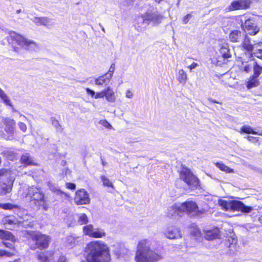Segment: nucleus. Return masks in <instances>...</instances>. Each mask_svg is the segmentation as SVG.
Masks as SVG:
<instances>
[{
    "mask_svg": "<svg viewBox=\"0 0 262 262\" xmlns=\"http://www.w3.org/2000/svg\"><path fill=\"white\" fill-rule=\"evenodd\" d=\"M140 17L142 18L143 23L148 25L150 23L152 22L154 26L159 24L163 18V16L161 14L149 11L141 14Z\"/></svg>",
    "mask_w": 262,
    "mask_h": 262,
    "instance_id": "9d476101",
    "label": "nucleus"
},
{
    "mask_svg": "<svg viewBox=\"0 0 262 262\" xmlns=\"http://www.w3.org/2000/svg\"><path fill=\"white\" fill-rule=\"evenodd\" d=\"M21 214V210L20 209H17V215L19 216V220L17 219V225H21L22 226H31V222L28 221V219H23V217L20 216L19 214Z\"/></svg>",
    "mask_w": 262,
    "mask_h": 262,
    "instance_id": "a878e982",
    "label": "nucleus"
},
{
    "mask_svg": "<svg viewBox=\"0 0 262 262\" xmlns=\"http://www.w3.org/2000/svg\"><path fill=\"white\" fill-rule=\"evenodd\" d=\"M246 138L249 141L253 142V143H256L259 141V138L257 137L247 136H246Z\"/></svg>",
    "mask_w": 262,
    "mask_h": 262,
    "instance_id": "4c0bfd02",
    "label": "nucleus"
},
{
    "mask_svg": "<svg viewBox=\"0 0 262 262\" xmlns=\"http://www.w3.org/2000/svg\"><path fill=\"white\" fill-rule=\"evenodd\" d=\"M232 242L234 243L235 244L237 242V239L234 238H232Z\"/></svg>",
    "mask_w": 262,
    "mask_h": 262,
    "instance_id": "603ef678",
    "label": "nucleus"
},
{
    "mask_svg": "<svg viewBox=\"0 0 262 262\" xmlns=\"http://www.w3.org/2000/svg\"><path fill=\"white\" fill-rule=\"evenodd\" d=\"M243 28L249 35L252 36L256 35L259 31V28L251 18H248L245 21Z\"/></svg>",
    "mask_w": 262,
    "mask_h": 262,
    "instance_id": "9b49d317",
    "label": "nucleus"
},
{
    "mask_svg": "<svg viewBox=\"0 0 262 262\" xmlns=\"http://www.w3.org/2000/svg\"><path fill=\"white\" fill-rule=\"evenodd\" d=\"M205 238L209 241L220 238V231L217 227L205 231Z\"/></svg>",
    "mask_w": 262,
    "mask_h": 262,
    "instance_id": "4468645a",
    "label": "nucleus"
},
{
    "mask_svg": "<svg viewBox=\"0 0 262 262\" xmlns=\"http://www.w3.org/2000/svg\"><path fill=\"white\" fill-rule=\"evenodd\" d=\"M58 191H59V192H61V193H62V194H65V193H64V192H62V191H61V190H58Z\"/></svg>",
    "mask_w": 262,
    "mask_h": 262,
    "instance_id": "6e6d98bb",
    "label": "nucleus"
},
{
    "mask_svg": "<svg viewBox=\"0 0 262 262\" xmlns=\"http://www.w3.org/2000/svg\"><path fill=\"white\" fill-rule=\"evenodd\" d=\"M104 95L105 99L110 102L113 103L116 100V93L110 86H107L103 89Z\"/></svg>",
    "mask_w": 262,
    "mask_h": 262,
    "instance_id": "a211bd4d",
    "label": "nucleus"
},
{
    "mask_svg": "<svg viewBox=\"0 0 262 262\" xmlns=\"http://www.w3.org/2000/svg\"><path fill=\"white\" fill-rule=\"evenodd\" d=\"M57 262H67V258L65 256L61 255L59 257Z\"/></svg>",
    "mask_w": 262,
    "mask_h": 262,
    "instance_id": "de8ad7c7",
    "label": "nucleus"
},
{
    "mask_svg": "<svg viewBox=\"0 0 262 262\" xmlns=\"http://www.w3.org/2000/svg\"><path fill=\"white\" fill-rule=\"evenodd\" d=\"M111 76L107 75V74H104L99 77L95 78V84L98 86H106L108 85L111 80Z\"/></svg>",
    "mask_w": 262,
    "mask_h": 262,
    "instance_id": "2eb2a0df",
    "label": "nucleus"
},
{
    "mask_svg": "<svg viewBox=\"0 0 262 262\" xmlns=\"http://www.w3.org/2000/svg\"><path fill=\"white\" fill-rule=\"evenodd\" d=\"M88 222L89 219L85 213H82L79 215L77 220V223L79 225L86 224Z\"/></svg>",
    "mask_w": 262,
    "mask_h": 262,
    "instance_id": "cd10ccee",
    "label": "nucleus"
},
{
    "mask_svg": "<svg viewBox=\"0 0 262 262\" xmlns=\"http://www.w3.org/2000/svg\"><path fill=\"white\" fill-rule=\"evenodd\" d=\"M94 229L92 224L85 225L82 228L83 234L92 238H100L106 235V233L103 229L97 228L95 231Z\"/></svg>",
    "mask_w": 262,
    "mask_h": 262,
    "instance_id": "1a4fd4ad",
    "label": "nucleus"
},
{
    "mask_svg": "<svg viewBox=\"0 0 262 262\" xmlns=\"http://www.w3.org/2000/svg\"><path fill=\"white\" fill-rule=\"evenodd\" d=\"M165 235L169 239H175L181 236V232L177 228H172L168 229L165 233Z\"/></svg>",
    "mask_w": 262,
    "mask_h": 262,
    "instance_id": "6ab92c4d",
    "label": "nucleus"
},
{
    "mask_svg": "<svg viewBox=\"0 0 262 262\" xmlns=\"http://www.w3.org/2000/svg\"><path fill=\"white\" fill-rule=\"evenodd\" d=\"M74 201L76 205H87L90 203L91 199L89 193L83 188L78 189L75 194Z\"/></svg>",
    "mask_w": 262,
    "mask_h": 262,
    "instance_id": "6e6552de",
    "label": "nucleus"
},
{
    "mask_svg": "<svg viewBox=\"0 0 262 262\" xmlns=\"http://www.w3.org/2000/svg\"><path fill=\"white\" fill-rule=\"evenodd\" d=\"M100 123L106 128L111 129L112 127V125L109 122H108L106 120H101L100 121Z\"/></svg>",
    "mask_w": 262,
    "mask_h": 262,
    "instance_id": "58836bf2",
    "label": "nucleus"
},
{
    "mask_svg": "<svg viewBox=\"0 0 262 262\" xmlns=\"http://www.w3.org/2000/svg\"><path fill=\"white\" fill-rule=\"evenodd\" d=\"M208 100L209 101V102H210L211 103H217V104H219L220 105L222 104V102L216 101V100L212 99V98H208Z\"/></svg>",
    "mask_w": 262,
    "mask_h": 262,
    "instance_id": "09e8293b",
    "label": "nucleus"
},
{
    "mask_svg": "<svg viewBox=\"0 0 262 262\" xmlns=\"http://www.w3.org/2000/svg\"><path fill=\"white\" fill-rule=\"evenodd\" d=\"M216 166L222 171H225L227 173H231L233 172V169L222 163H216Z\"/></svg>",
    "mask_w": 262,
    "mask_h": 262,
    "instance_id": "bb28decb",
    "label": "nucleus"
},
{
    "mask_svg": "<svg viewBox=\"0 0 262 262\" xmlns=\"http://www.w3.org/2000/svg\"><path fill=\"white\" fill-rule=\"evenodd\" d=\"M177 80L181 83L185 84L187 80V75L183 69L180 70L177 76Z\"/></svg>",
    "mask_w": 262,
    "mask_h": 262,
    "instance_id": "393cba45",
    "label": "nucleus"
},
{
    "mask_svg": "<svg viewBox=\"0 0 262 262\" xmlns=\"http://www.w3.org/2000/svg\"><path fill=\"white\" fill-rule=\"evenodd\" d=\"M261 45V42L255 43L254 45L251 44L250 38L247 36V34H245L241 46L243 49L250 53L252 52L255 48H257Z\"/></svg>",
    "mask_w": 262,
    "mask_h": 262,
    "instance_id": "f8f14e48",
    "label": "nucleus"
},
{
    "mask_svg": "<svg viewBox=\"0 0 262 262\" xmlns=\"http://www.w3.org/2000/svg\"><path fill=\"white\" fill-rule=\"evenodd\" d=\"M252 67H253V64L251 65L250 64H246L245 66H244L243 68L240 69V70L242 72H245L247 73H249L251 71Z\"/></svg>",
    "mask_w": 262,
    "mask_h": 262,
    "instance_id": "e433bc0d",
    "label": "nucleus"
},
{
    "mask_svg": "<svg viewBox=\"0 0 262 262\" xmlns=\"http://www.w3.org/2000/svg\"><path fill=\"white\" fill-rule=\"evenodd\" d=\"M12 174V171L8 168L0 169V179L3 177H9Z\"/></svg>",
    "mask_w": 262,
    "mask_h": 262,
    "instance_id": "7c9ffc66",
    "label": "nucleus"
},
{
    "mask_svg": "<svg viewBox=\"0 0 262 262\" xmlns=\"http://www.w3.org/2000/svg\"><path fill=\"white\" fill-rule=\"evenodd\" d=\"M239 133L241 134H253V135H258L260 136H262V130L260 132H256L255 131L253 128L249 126V125H243L242 126L240 130L239 131Z\"/></svg>",
    "mask_w": 262,
    "mask_h": 262,
    "instance_id": "aec40b11",
    "label": "nucleus"
},
{
    "mask_svg": "<svg viewBox=\"0 0 262 262\" xmlns=\"http://www.w3.org/2000/svg\"><path fill=\"white\" fill-rule=\"evenodd\" d=\"M115 70V63H113L111 64L108 71L105 73V74H107V75L111 76V78L113 77V74Z\"/></svg>",
    "mask_w": 262,
    "mask_h": 262,
    "instance_id": "c9c22d12",
    "label": "nucleus"
},
{
    "mask_svg": "<svg viewBox=\"0 0 262 262\" xmlns=\"http://www.w3.org/2000/svg\"><path fill=\"white\" fill-rule=\"evenodd\" d=\"M10 124H7L5 127V130L8 133H12L14 130L15 122L14 121L10 122Z\"/></svg>",
    "mask_w": 262,
    "mask_h": 262,
    "instance_id": "f704fd0d",
    "label": "nucleus"
},
{
    "mask_svg": "<svg viewBox=\"0 0 262 262\" xmlns=\"http://www.w3.org/2000/svg\"><path fill=\"white\" fill-rule=\"evenodd\" d=\"M20 162L25 167L29 166L37 165V164L34 162L32 157L29 153H26L21 156Z\"/></svg>",
    "mask_w": 262,
    "mask_h": 262,
    "instance_id": "dca6fc26",
    "label": "nucleus"
},
{
    "mask_svg": "<svg viewBox=\"0 0 262 262\" xmlns=\"http://www.w3.org/2000/svg\"><path fill=\"white\" fill-rule=\"evenodd\" d=\"M17 45L26 50H31L37 46L35 42L30 40L19 34H17Z\"/></svg>",
    "mask_w": 262,
    "mask_h": 262,
    "instance_id": "ddd939ff",
    "label": "nucleus"
},
{
    "mask_svg": "<svg viewBox=\"0 0 262 262\" xmlns=\"http://www.w3.org/2000/svg\"><path fill=\"white\" fill-rule=\"evenodd\" d=\"M1 233H5V232L3 230H0Z\"/></svg>",
    "mask_w": 262,
    "mask_h": 262,
    "instance_id": "5fc2aeb1",
    "label": "nucleus"
},
{
    "mask_svg": "<svg viewBox=\"0 0 262 262\" xmlns=\"http://www.w3.org/2000/svg\"><path fill=\"white\" fill-rule=\"evenodd\" d=\"M198 66V64L196 62H192L190 65H189L188 68L190 69V70H191L194 68H195L196 67Z\"/></svg>",
    "mask_w": 262,
    "mask_h": 262,
    "instance_id": "49530a36",
    "label": "nucleus"
},
{
    "mask_svg": "<svg viewBox=\"0 0 262 262\" xmlns=\"http://www.w3.org/2000/svg\"><path fill=\"white\" fill-rule=\"evenodd\" d=\"M178 173L180 179L184 181L191 189H196L200 187L199 178L188 167H182Z\"/></svg>",
    "mask_w": 262,
    "mask_h": 262,
    "instance_id": "423d86ee",
    "label": "nucleus"
},
{
    "mask_svg": "<svg viewBox=\"0 0 262 262\" xmlns=\"http://www.w3.org/2000/svg\"><path fill=\"white\" fill-rule=\"evenodd\" d=\"M16 207V205H13L10 203H0V208L4 210H12Z\"/></svg>",
    "mask_w": 262,
    "mask_h": 262,
    "instance_id": "c756f323",
    "label": "nucleus"
},
{
    "mask_svg": "<svg viewBox=\"0 0 262 262\" xmlns=\"http://www.w3.org/2000/svg\"><path fill=\"white\" fill-rule=\"evenodd\" d=\"M11 186L5 183L0 182V195H5L11 191Z\"/></svg>",
    "mask_w": 262,
    "mask_h": 262,
    "instance_id": "b1692460",
    "label": "nucleus"
},
{
    "mask_svg": "<svg viewBox=\"0 0 262 262\" xmlns=\"http://www.w3.org/2000/svg\"><path fill=\"white\" fill-rule=\"evenodd\" d=\"M107 164V163L104 162V161L102 160V165L103 166H105Z\"/></svg>",
    "mask_w": 262,
    "mask_h": 262,
    "instance_id": "864d4df0",
    "label": "nucleus"
},
{
    "mask_svg": "<svg viewBox=\"0 0 262 262\" xmlns=\"http://www.w3.org/2000/svg\"><path fill=\"white\" fill-rule=\"evenodd\" d=\"M259 84V81L258 78L254 77L251 75L249 79V80L247 82L246 86L248 89L256 87Z\"/></svg>",
    "mask_w": 262,
    "mask_h": 262,
    "instance_id": "4be33fe9",
    "label": "nucleus"
},
{
    "mask_svg": "<svg viewBox=\"0 0 262 262\" xmlns=\"http://www.w3.org/2000/svg\"><path fill=\"white\" fill-rule=\"evenodd\" d=\"M37 259L41 262H48L49 258L46 253L40 252L37 255Z\"/></svg>",
    "mask_w": 262,
    "mask_h": 262,
    "instance_id": "72a5a7b5",
    "label": "nucleus"
},
{
    "mask_svg": "<svg viewBox=\"0 0 262 262\" xmlns=\"http://www.w3.org/2000/svg\"><path fill=\"white\" fill-rule=\"evenodd\" d=\"M132 96H133L132 93L129 90H127L126 92V97L128 98H132Z\"/></svg>",
    "mask_w": 262,
    "mask_h": 262,
    "instance_id": "8fccbe9b",
    "label": "nucleus"
},
{
    "mask_svg": "<svg viewBox=\"0 0 262 262\" xmlns=\"http://www.w3.org/2000/svg\"><path fill=\"white\" fill-rule=\"evenodd\" d=\"M253 74L252 75L258 78L262 73V67L259 66L256 61H254L253 64Z\"/></svg>",
    "mask_w": 262,
    "mask_h": 262,
    "instance_id": "5701e85b",
    "label": "nucleus"
},
{
    "mask_svg": "<svg viewBox=\"0 0 262 262\" xmlns=\"http://www.w3.org/2000/svg\"><path fill=\"white\" fill-rule=\"evenodd\" d=\"M219 204L222 209L225 211H237L248 213L253 209L252 207L246 206L242 202L237 200H221L219 201Z\"/></svg>",
    "mask_w": 262,
    "mask_h": 262,
    "instance_id": "39448f33",
    "label": "nucleus"
},
{
    "mask_svg": "<svg viewBox=\"0 0 262 262\" xmlns=\"http://www.w3.org/2000/svg\"><path fill=\"white\" fill-rule=\"evenodd\" d=\"M219 52L224 59L229 58L231 57L228 43L223 44L219 49Z\"/></svg>",
    "mask_w": 262,
    "mask_h": 262,
    "instance_id": "412c9836",
    "label": "nucleus"
},
{
    "mask_svg": "<svg viewBox=\"0 0 262 262\" xmlns=\"http://www.w3.org/2000/svg\"><path fill=\"white\" fill-rule=\"evenodd\" d=\"M38 19L40 21H46L47 20V18H45V17H39V18H38Z\"/></svg>",
    "mask_w": 262,
    "mask_h": 262,
    "instance_id": "3c124183",
    "label": "nucleus"
},
{
    "mask_svg": "<svg viewBox=\"0 0 262 262\" xmlns=\"http://www.w3.org/2000/svg\"><path fill=\"white\" fill-rule=\"evenodd\" d=\"M100 179L102 182L103 186L108 187H114V185L113 184L112 182L106 176L104 175L101 176Z\"/></svg>",
    "mask_w": 262,
    "mask_h": 262,
    "instance_id": "c85d7f7f",
    "label": "nucleus"
},
{
    "mask_svg": "<svg viewBox=\"0 0 262 262\" xmlns=\"http://www.w3.org/2000/svg\"><path fill=\"white\" fill-rule=\"evenodd\" d=\"M148 239L140 240L137 245L135 260L136 262H158L163 258V253L152 249Z\"/></svg>",
    "mask_w": 262,
    "mask_h": 262,
    "instance_id": "f03ea898",
    "label": "nucleus"
},
{
    "mask_svg": "<svg viewBox=\"0 0 262 262\" xmlns=\"http://www.w3.org/2000/svg\"><path fill=\"white\" fill-rule=\"evenodd\" d=\"M192 17L191 14H188L184 16L182 19V22L183 24H187L189 21V18Z\"/></svg>",
    "mask_w": 262,
    "mask_h": 262,
    "instance_id": "37998d69",
    "label": "nucleus"
},
{
    "mask_svg": "<svg viewBox=\"0 0 262 262\" xmlns=\"http://www.w3.org/2000/svg\"><path fill=\"white\" fill-rule=\"evenodd\" d=\"M5 255L9 256L11 255L10 254V253L8 252H7V251H6L5 250H0V256H5Z\"/></svg>",
    "mask_w": 262,
    "mask_h": 262,
    "instance_id": "a18cd8bd",
    "label": "nucleus"
},
{
    "mask_svg": "<svg viewBox=\"0 0 262 262\" xmlns=\"http://www.w3.org/2000/svg\"><path fill=\"white\" fill-rule=\"evenodd\" d=\"M67 188L71 190H75L76 189L75 184L72 182H68L66 184Z\"/></svg>",
    "mask_w": 262,
    "mask_h": 262,
    "instance_id": "79ce46f5",
    "label": "nucleus"
},
{
    "mask_svg": "<svg viewBox=\"0 0 262 262\" xmlns=\"http://www.w3.org/2000/svg\"><path fill=\"white\" fill-rule=\"evenodd\" d=\"M85 90L88 95H90L92 98H94V97L95 96V93H96L94 91L90 89L89 88H86L85 89Z\"/></svg>",
    "mask_w": 262,
    "mask_h": 262,
    "instance_id": "a19ab883",
    "label": "nucleus"
},
{
    "mask_svg": "<svg viewBox=\"0 0 262 262\" xmlns=\"http://www.w3.org/2000/svg\"><path fill=\"white\" fill-rule=\"evenodd\" d=\"M253 50L254 56L259 59H262V48H261V46L255 48Z\"/></svg>",
    "mask_w": 262,
    "mask_h": 262,
    "instance_id": "473e14b6",
    "label": "nucleus"
},
{
    "mask_svg": "<svg viewBox=\"0 0 262 262\" xmlns=\"http://www.w3.org/2000/svg\"><path fill=\"white\" fill-rule=\"evenodd\" d=\"M177 211L179 212L186 213L194 216H199L206 213L205 209H199L197 203L193 201H186L180 204L177 207Z\"/></svg>",
    "mask_w": 262,
    "mask_h": 262,
    "instance_id": "0eeeda50",
    "label": "nucleus"
},
{
    "mask_svg": "<svg viewBox=\"0 0 262 262\" xmlns=\"http://www.w3.org/2000/svg\"><path fill=\"white\" fill-rule=\"evenodd\" d=\"M244 35L240 30H234L229 34V38L232 42H239L243 38Z\"/></svg>",
    "mask_w": 262,
    "mask_h": 262,
    "instance_id": "f3484780",
    "label": "nucleus"
},
{
    "mask_svg": "<svg viewBox=\"0 0 262 262\" xmlns=\"http://www.w3.org/2000/svg\"><path fill=\"white\" fill-rule=\"evenodd\" d=\"M0 97L7 105H11L10 100L5 93L4 91L0 88Z\"/></svg>",
    "mask_w": 262,
    "mask_h": 262,
    "instance_id": "2f4dec72",
    "label": "nucleus"
},
{
    "mask_svg": "<svg viewBox=\"0 0 262 262\" xmlns=\"http://www.w3.org/2000/svg\"><path fill=\"white\" fill-rule=\"evenodd\" d=\"M27 196L30 200L31 204L36 210L46 211L49 208V204L46 200L43 192L38 191L37 189L32 188L27 193Z\"/></svg>",
    "mask_w": 262,
    "mask_h": 262,
    "instance_id": "20e7f679",
    "label": "nucleus"
},
{
    "mask_svg": "<svg viewBox=\"0 0 262 262\" xmlns=\"http://www.w3.org/2000/svg\"><path fill=\"white\" fill-rule=\"evenodd\" d=\"M26 236L32 250H43L49 247L50 243V237L49 235L42 234L39 231H26Z\"/></svg>",
    "mask_w": 262,
    "mask_h": 262,
    "instance_id": "7ed1b4c3",
    "label": "nucleus"
},
{
    "mask_svg": "<svg viewBox=\"0 0 262 262\" xmlns=\"http://www.w3.org/2000/svg\"><path fill=\"white\" fill-rule=\"evenodd\" d=\"M19 128L24 132L25 133L27 129V126L26 124L20 122L18 124Z\"/></svg>",
    "mask_w": 262,
    "mask_h": 262,
    "instance_id": "c03bdc74",
    "label": "nucleus"
},
{
    "mask_svg": "<svg viewBox=\"0 0 262 262\" xmlns=\"http://www.w3.org/2000/svg\"><path fill=\"white\" fill-rule=\"evenodd\" d=\"M84 257L87 262H111L109 248L101 241L89 242L84 249Z\"/></svg>",
    "mask_w": 262,
    "mask_h": 262,
    "instance_id": "f257e3e1",
    "label": "nucleus"
},
{
    "mask_svg": "<svg viewBox=\"0 0 262 262\" xmlns=\"http://www.w3.org/2000/svg\"><path fill=\"white\" fill-rule=\"evenodd\" d=\"M104 97V91L103 90L102 91H101L100 92L96 93L94 98L97 99H99V98H102Z\"/></svg>",
    "mask_w": 262,
    "mask_h": 262,
    "instance_id": "ea45409f",
    "label": "nucleus"
}]
</instances>
